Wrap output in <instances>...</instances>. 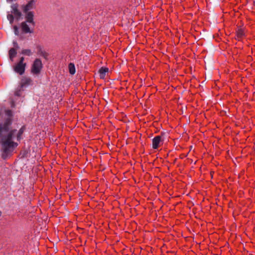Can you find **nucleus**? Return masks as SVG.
I'll return each instance as SVG.
<instances>
[{"instance_id":"1","label":"nucleus","mask_w":255,"mask_h":255,"mask_svg":"<svg viewBox=\"0 0 255 255\" xmlns=\"http://www.w3.org/2000/svg\"><path fill=\"white\" fill-rule=\"evenodd\" d=\"M11 117V111L6 110L5 121L3 123H0V139L2 145V157L4 159L10 155L17 147V141L21 139V136L23 132L22 128L18 130L10 129Z\"/></svg>"},{"instance_id":"2","label":"nucleus","mask_w":255,"mask_h":255,"mask_svg":"<svg viewBox=\"0 0 255 255\" xmlns=\"http://www.w3.org/2000/svg\"><path fill=\"white\" fill-rule=\"evenodd\" d=\"M24 58L21 57L19 61L14 66V71L20 75H22L25 71L26 63H24Z\"/></svg>"},{"instance_id":"3","label":"nucleus","mask_w":255,"mask_h":255,"mask_svg":"<svg viewBox=\"0 0 255 255\" xmlns=\"http://www.w3.org/2000/svg\"><path fill=\"white\" fill-rule=\"evenodd\" d=\"M42 68L41 61L39 59H36L31 67V72L34 74H38Z\"/></svg>"},{"instance_id":"4","label":"nucleus","mask_w":255,"mask_h":255,"mask_svg":"<svg viewBox=\"0 0 255 255\" xmlns=\"http://www.w3.org/2000/svg\"><path fill=\"white\" fill-rule=\"evenodd\" d=\"M163 143V140L161 136H155L152 139V148L154 149L158 148Z\"/></svg>"},{"instance_id":"5","label":"nucleus","mask_w":255,"mask_h":255,"mask_svg":"<svg viewBox=\"0 0 255 255\" xmlns=\"http://www.w3.org/2000/svg\"><path fill=\"white\" fill-rule=\"evenodd\" d=\"M25 14V18L26 22L30 25H33L34 23L33 21V12L32 11L24 12Z\"/></svg>"},{"instance_id":"6","label":"nucleus","mask_w":255,"mask_h":255,"mask_svg":"<svg viewBox=\"0 0 255 255\" xmlns=\"http://www.w3.org/2000/svg\"><path fill=\"white\" fill-rule=\"evenodd\" d=\"M35 4V1L31 0L29 1L28 3L23 7V12H29L30 10L34 8Z\"/></svg>"},{"instance_id":"7","label":"nucleus","mask_w":255,"mask_h":255,"mask_svg":"<svg viewBox=\"0 0 255 255\" xmlns=\"http://www.w3.org/2000/svg\"><path fill=\"white\" fill-rule=\"evenodd\" d=\"M12 11L11 13L13 14V16L15 18L18 19L21 16V13L20 11L18 10L17 9V6L15 5H13L11 6Z\"/></svg>"},{"instance_id":"8","label":"nucleus","mask_w":255,"mask_h":255,"mask_svg":"<svg viewBox=\"0 0 255 255\" xmlns=\"http://www.w3.org/2000/svg\"><path fill=\"white\" fill-rule=\"evenodd\" d=\"M21 28L22 31L24 33H31L29 25L25 22H23L21 24Z\"/></svg>"},{"instance_id":"9","label":"nucleus","mask_w":255,"mask_h":255,"mask_svg":"<svg viewBox=\"0 0 255 255\" xmlns=\"http://www.w3.org/2000/svg\"><path fill=\"white\" fill-rule=\"evenodd\" d=\"M109 69L108 68L102 67L99 71L100 78L101 79H104Z\"/></svg>"},{"instance_id":"10","label":"nucleus","mask_w":255,"mask_h":255,"mask_svg":"<svg viewBox=\"0 0 255 255\" xmlns=\"http://www.w3.org/2000/svg\"><path fill=\"white\" fill-rule=\"evenodd\" d=\"M16 49L14 48H11L9 51V57L11 61H13L14 57L16 55Z\"/></svg>"},{"instance_id":"11","label":"nucleus","mask_w":255,"mask_h":255,"mask_svg":"<svg viewBox=\"0 0 255 255\" xmlns=\"http://www.w3.org/2000/svg\"><path fill=\"white\" fill-rule=\"evenodd\" d=\"M68 68L71 74L73 75L75 73V67L74 64L70 63L69 64Z\"/></svg>"},{"instance_id":"12","label":"nucleus","mask_w":255,"mask_h":255,"mask_svg":"<svg viewBox=\"0 0 255 255\" xmlns=\"http://www.w3.org/2000/svg\"><path fill=\"white\" fill-rule=\"evenodd\" d=\"M21 54H23V55H26V56H30L32 55V52L31 51V50L28 49H23L21 51Z\"/></svg>"},{"instance_id":"13","label":"nucleus","mask_w":255,"mask_h":255,"mask_svg":"<svg viewBox=\"0 0 255 255\" xmlns=\"http://www.w3.org/2000/svg\"><path fill=\"white\" fill-rule=\"evenodd\" d=\"M31 82V80L29 78H24L21 81V87L24 86L25 85L29 84Z\"/></svg>"},{"instance_id":"14","label":"nucleus","mask_w":255,"mask_h":255,"mask_svg":"<svg viewBox=\"0 0 255 255\" xmlns=\"http://www.w3.org/2000/svg\"><path fill=\"white\" fill-rule=\"evenodd\" d=\"M237 34L238 38H241L244 35V31L242 29H239L237 31Z\"/></svg>"},{"instance_id":"15","label":"nucleus","mask_w":255,"mask_h":255,"mask_svg":"<svg viewBox=\"0 0 255 255\" xmlns=\"http://www.w3.org/2000/svg\"><path fill=\"white\" fill-rule=\"evenodd\" d=\"M7 18L8 20L9 21L10 23L11 24L13 20V14H8L7 15Z\"/></svg>"},{"instance_id":"16","label":"nucleus","mask_w":255,"mask_h":255,"mask_svg":"<svg viewBox=\"0 0 255 255\" xmlns=\"http://www.w3.org/2000/svg\"><path fill=\"white\" fill-rule=\"evenodd\" d=\"M13 28L15 34L16 35H19V31L17 27L16 26H14Z\"/></svg>"},{"instance_id":"17","label":"nucleus","mask_w":255,"mask_h":255,"mask_svg":"<svg viewBox=\"0 0 255 255\" xmlns=\"http://www.w3.org/2000/svg\"><path fill=\"white\" fill-rule=\"evenodd\" d=\"M13 46H14V47H15L14 48H15V49L18 48V44H17V43H16V42H15V41H13Z\"/></svg>"},{"instance_id":"18","label":"nucleus","mask_w":255,"mask_h":255,"mask_svg":"<svg viewBox=\"0 0 255 255\" xmlns=\"http://www.w3.org/2000/svg\"><path fill=\"white\" fill-rule=\"evenodd\" d=\"M20 91H16L15 93V95L16 96H20Z\"/></svg>"},{"instance_id":"19","label":"nucleus","mask_w":255,"mask_h":255,"mask_svg":"<svg viewBox=\"0 0 255 255\" xmlns=\"http://www.w3.org/2000/svg\"><path fill=\"white\" fill-rule=\"evenodd\" d=\"M15 106V105L14 103L13 102H12L11 103V106L13 107H14Z\"/></svg>"},{"instance_id":"20","label":"nucleus","mask_w":255,"mask_h":255,"mask_svg":"<svg viewBox=\"0 0 255 255\" xmlns=\"http://www.w3.org/2000/svg\"><path fill=\"white\" fill-rule=\"evenodd\" d=\"M38 48L39 49V51H41V48H40V47H38Z\"/></svg>"},{"instance_id":"21","label":"nucleus","mask_w":255,"mask_h":255,"mask_svg":"<svg viewBox=\"0 0 255 255\" xmlns=\"http://www.w3.org/2000/svg\"><path fill=\"white\" fill-rule=\"evenodd\" d=\"M11 0H7V1H8V2H10V1H11Z\"/></svg>"}]
</instances>
